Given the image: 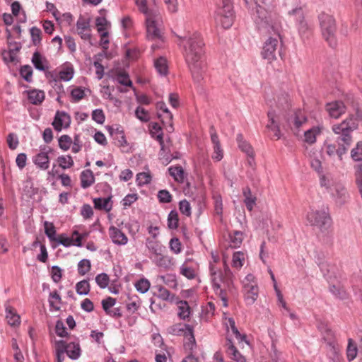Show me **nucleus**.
<instances>
[{
  "instance_id": "obj_1",
  "label": "nucleus",
  "mask_w": 362,
  "mask_h": 362,
  "mask_svg": "<svg viewBox=\"0 0 362 362\" xmlns=\"http://www.w3.org/2000/svg\"><path fill=\"white\" fill-rule=\"evenodd\" d=\"M179 39L192 78L195 82L200 83L204 79L206 69L203 39L198 33L180 36Z\"/></svg>"
},
{
  "instance_id": "obj_2",
  "label": "nucleus",
  "mask_w": 362,
  "mask_h": 362,
  "mask_svg": "<svg viewBox=\"0 0 362 362\" xmlns=\"http://www.w3.org/2000/svg\"><path fill=\"white\" fill-rule=\"evenodd\" d=\"M361 122H362V110L356 109L354 113H349V116L341 123L332 126V131L338 135L337 138L338 148H337L334 144L325 146L326 153L329 157L337 156L339 161L342 160L343 155L346 153L352 143L351 133L358 129Z\"/></svg>"
},
{
  "instance_id": "obj_3",
  "label": "nucleus",
  "mask_w": 362,
  "mask_h": 362,
  "mask_svg": "<svg viewBox=\"0 0 362 362\" xmlns=\"http://www.w3.org/2000/svg\"><path fill=\"white\" fill-rule=\"evenodd\" d=\"M211 277L215 293L221 299L223 305L227 307L228 293L233 288V274L226 262L223 271L211 267Z\"/></svg>"
},
{
  "instance_id": "obj_4",
  "label": "nucleus",
  "mask_w": 362,
  "mask_h": 362,
  "mask_svg": "<svg viewBox=\"0 0 362 362\" xmlns=\"http://www.w3.org/2000/svg\"><path fill=\"white\" fill-rule=\"evenodd\" d=\"M220 6L216 13L215 21L224 29L230 28L234 21V11L231 0H221Z\"/></svg>"
},
{
  "instance_id": "obj_5",
  "label": "nucleus",
  "mask_w": 362,
  "mask_h": 362,
  "mask_svg": "<svg viewBox=\"0 0 362 362\" xmlns=\"http://www.w3.org/2000/svg\"><path fill=\"white\" fill-rule=\"evenodd\" d=\"M319 20L323 37L330 47H334L337 45L334 18L332 16L323 13L320 15Z\"/></svg>"
},
{
  "instance_id": "obj_6",
  "label": "nucleus",
  "mask_w": 362,
  "mask_h": 362,
  "mask_svg": "<svg viewBox=\"0 0 362 362\" xmlns=\"http://www.w3.org/2000/svg\"><path fill=\"white\" fill-rule=\"evenodd\" d=\"M146 33L148 40H162V20L158 12L146 17Z\"/></svg>"
},
{
  "instance_id": "obj_7",
  "label": "nucleus",
  "mask_w": 362,
  "mask_h": 362,
  "mask_svg": "<svg viewBox=\"0 0 362 362\" xmlns=\"http://www.w3.org/2000/svg\"><path fill=\"white\" fill-rule=\"evenodd\" d=\"M310 225L317 227L321 231H327L331 226V218L325 210L311 211L307 216Z\"/></svg>"
},
{
  "instance_id": "obj_8",
  "label": "nucleus",
  "mask_w": 362,
  "mask_h": 362,
  "mask_svg": "<svg viewBox=\"0 0 362 362\" xmlns=\"http://www.w3.org/2000/svg\"><path fill=\"white\" fill-rule=\"evenodd\" d=\"M282 117L293 131L298 130V132L300 127L308 121L305 113L300 109L290 110Z\"/></svg>"
},
{
  "instance_id": "obj_9",
  "label": "nucleus",
  "mask_w": 362,
  "mask_h": 362,
  "mask_svg": "<svg viewBox=\"0 0 362 362\" xmlns=\"http://www.w3.org/2000/svg\"><path fill=\"white\" fill-rule=\"evenodd\" d=\"M279 35L276 34L274 37H269L264 42L262 51V55L264 59L269 62L276 59L278 55L281 54V45L279 42Z\"/></svg>"
},
{
  "instance_id": "obj_10",
  "label": "nucleus",
  "mask_w": 362,
  "mask_h": 362,
  "mask_svg": "<svg viewBox=\"0 0 362 362\" xmlns=\"http://www.w3.org/2000/svg\"><path fill=\"white\" fill-rule=\"evenodd\" d=\"M255 277L252 274H248L243 282L245 298L247 304H253L258 296V288L254 281Z\"/></svg>"
},
{
  "instance_id": "obj_11",
  "label": "nucleus",
  "mask_w": 362,
  "mask_h": 362,
  "mask_svg": "<svg viewBox=\"0 0 362 362\" xmlns=\"http://www.w3.org/2000/svg\"><path fill=\"white\" fill-rule=\"evenodd\" d=\"M282 117L281 113L277 112L276 109L272 108L267 112L268 123L266 128L269 130L274 132V136L277 139L281 136L280 130V117Z\"/></svg>"
},
{
  "instance_id": "obj_12",
  "label": "nucleus",
  "mask_w": 362,
  "mask_h": 362,
  "mask_svg": "<svg viewBox=\"0 0 362 362\" xmlns=\"http://www.w3.org/2000/svg\"><path fill=\"white\" fill-rule=\"evenodd\" d=\"M274 100L276 103V111L284 115L288 111L291 110V101L289 95L284 91H279L275 96Z\"/></svg>"
},
{
  "instance_id": "obj_13",
  "label": "nucleus",
  "mask_w": 362,
  "mask_h": 362,
  "mask_svg": "<svg viewBox=\"0 0 362 362\" xmlns=\"http://www.w3.org/2000/svg\"><path fill=\"white\" fill-rule=\"evenodd\" d=\"M326 111L328 112L330 117L338 119L346 112V107L344 102L336 100L327 104Z\"/></svg>"
},
{
  "instance_id": "obj_14",
  "label": "nucleus",
  "mask_w": 362,
  "mask_h": 362,
  "mask_svg": "<svg viewBox=\"0 0 362 362\" xmlns=\"http://www.w3.org/2000/svg\"><path fill=\"white\" fill-rule=\"evenodd\" d=\"M170 332L174 335H180L182 333L185 335L190 336V343L192 349V346L195 344V339L193 334L192 328L188 325L176 324L170 328Z\"/></svg>"
},
{
  "instance_id": "obj_15",
  "label": "nucleus",
  "mask_w": 362,
  "mask_h": 362,
  "mask_svg": "<svg viewBox=\"0 0 362 362\" xmlns=\"http://www.w3.org/2000/svg\"><path fill=\"white\" fill-rule=\"evenodd\" d=\"M70 120L69 115L64 112H57L52 122V125L55 130L59 132L62 130V127L66 128L69 126Z\"/></svg>"
},
{
  "instance_id": "obj_16",
  "label": "nucleus",
  "mask_w": 362,
  "mask_h": 362,
  "mask_svg": "<svg viewBox=\"0 0 362 362\" xmlns=\"http://www.w3.org/2000/svg\"><path fill=\"white\" fill-rule=\"evenodd\" d=\"M334 195L336 197V202L339 206L346 204L350 198V195L347 189L341 184H337L335 185Z\"/></svg>"
},
{
  "instance_id": "obj_17",
  "label": "nucleus",
  "mask_w": 362,
  "mask_h": 362,
  "mask_svg": "<svg viewBox=\"0 0 362 362\" xmlns=\"http://www.w3.org/2000/svg\"><path fill=\"white\" fill-rule=\"evenodd\" d=\"M156 107L158 109L161 110L163 113H165L166 115L164 118H163V116L160 114L158 115V118L160 119L163 124H168V131L171 132L173 130V115L172 113L168 110V107H166V105L164 102H158L156 104Z\"/></svg>"
},
{
  "instance_id": "obj_18",
  "label": "nucleus",
  "mask_w": 362,
  "mask_h": 362,
  "mask_svg": "<svg viewBox=\"0 0 362 362\" xmlns=\"http://www.w3.org/2000/svg\"><path fill=\"white\" fill-rule=\"evenodd\" d=\"M109 234L112 241L117 245H125L127 243V236L119 229L111 226L109 230Z\"/></svg>"
},
{
  "instance_id": "obj_19",
  "label": "nucleus",
  "mask_w": 362,
  "mask_h": 362,
  "mask_svg": "<svg viewBox=\"0 0 362 362\" xmlns=\"http://www.w3.org/2000/svg\"><path fill=\"white\" fill-rule=\"evenodd\" d=\"M243 194L245 197L244 203L248 211H252L256 204L257 198L252 195L250 187H246L243 189Z\"/></svg>"
},
{
  "instance_id": "obj_20",
  "label": "nucleus",
  "mask_w": 362,
  "mask_h": 362,
  "mask_svg": "<svg viewBox=\"0 0 362 362\" xmlns=\"http://www.w3.org/2000/svg\"><path fill=\"white\" fill-rule=\"evenodd\" d=\"M6 318L11 326L15 327L20 325V316L16 313L14 308L8 306L6 308Z\"/></svg>"
},
{
  "instance_id": "obj_21",
  "label": "nucleus",
  "mask_w": 362,
  "mask_h": 362,
  "mask_svg": "<svg viewBox=\"0 0 362 362\" xmlns=\"http://www.w3.org/2000/svg\"><path fill=\"white\" fill-rule=\"evenodd\" d=\"M33 162L39 168L42 170H46L49 168V157L47 153L40 152L37 154L33 158Z\"/></svg>"
},
{
  "instance_id": "obj_22",
  "label": "nucleus",
  "mask_w": 362,
  "mask_h": 362,
  "mask_svg": "<svg viewBox=\"0 0 362 362\" xmlns=\"http://www.w3.org/2000/svg\"><path fill=\"white\" fill-rule=\"evenodd\" d=\"M32 63L35 69L40 71H45L48 69V66L45 64V63H47V60L38 52L33 54Z\"/></svg>"
},
{
  "instance_id": "obj_23",
  "label": "nucleus",
  "mask_w": 362,
  "mask_h": 362,
  "mask_svg": "<svg viewBox=\"0 0 362 362\" xmlns=\"http://www.w3.org/2000/svg\"><path fill=\"white\" fill-rule=\"evenodd\" d=\"M237 142L239 148L247 156H252L254 151L252 146L244 139L243 136L241 134L237 135Z\"/></svg>"
},
{
  "instance_id": "obj_24",
  "label": "nucleus",
  "mask_w": 362,
  "mask_h": 362,
  "mask_svg": "<svg viewBox=\"0 0 362 362\" xmlns=\"http://www.w3.org/2000/svg\"><path fill=\"white\" fill-rule=\"evenodd\" d=\"M151 134L153 137H156L161 146V151H163L164 141L163 139V132L161 127L157 123H153L151 125Z\"/></svg>"
},
{
  "instance_id": "obj_25",
  "label": "nucleus",
  "mask_w": 362,
  "mask_h": 362,
  "mask_svg": "<svg viewBox=\"0 0 362 362\" xmlns=\"http://www.w3.org/2000/svg\"><path fill=\"white\" fill-rule=\"evenodd\" d=\"M111 197L102 199L95 198L93 199L94 206L97 209H104L106 211H110L112 209V204H110Z\"/></svg>"
},
{
  "instance_id": "obj_26",
  "label": "nucleus",
  "mask_w": 362,
  "mask_h": 362,
  "mask_svg": "<svg viewBox=\"0 0 362 362\" xmlns=\"http://www.w3.org/2000/svg\"><path fill=\"white\" fill-rule=\"evenodd\" d=\"M28 99L31 103L40 105L45 99V93L42 90H30L28 92Z\"/></svg>"
},
{
  "instance_id": "obj_27",
  "label": "nucleus",
  "mask_w": 362,
  "mask_h": 362,
  "mask_svg": "<svg viewBox=\"0 0 362 362\" xmlns=\"http://www.w3.org/2000/svg\"><path fill=\"white\" fill-rule=\"evenodd\" d=\"M81 187L87 188L94 182V176L90 170H86L81 175Z\"/></svg>"
},
{
  "instance_id": "obj_28",
  "label": "nucleus",
  "mask_w": 362,
  "mask_h": 362,
  "mask_svg": "<svg viewBox=\"0 0 362 362\" xmlns=\"http://www.w3.org/2000/svg\"><path fill=\"white\" fill-rule=\"evenodd\" d=\"M66 353L71 359H77L81 354V349L78 344L69 343L67 344Z\"/></svg>"
},
{
  "instance_id": "obj_29",
  "label": "nucleus",
  "mask_w": 362,
  "mask_h": 362,
  "mask_svg": "<svg viewBox=\"0 0 362 362\" xmlns=\"http://www.w3.org/2000/svg\"><path fill=\"white\" fill-rule=\"evenodd\" d=\"M227 345L228 346V352L232 356V359L237 362H245V357L237 350L230 340H228Z\"/></svg>"
},
{
  "instance_id": "obj_30",
  "label": "nucleus",
  "mask_w": 362,
  "mask_h": 362,
  "mask_svg": "<svg viewBox=\"0 0 362 362\" xmlns=\"http://www.w3.org/2000/svg\"><path fill=\"white\" fill-rule=\"evenodd\" d=\"M320 129L319 127L311 128L304 133V141L309 144H313L316 141V136L320 134Z\"/></svg>"
},
{
  "instance_id": "obj_31",
  "label": "nucleus",
  "mask_w": 362,
  "mask_h": 362,
  "mask_svg": "<svg viewBox=\"0 0 362 362\" xmlns=\"http://www.w3.org/2000/svg\"><path fill=\"white\" fill-rule=\"evenodd\" d=\"M320 185L322 187L325 188L327 190L331 189L333 185V179L330 173H322L319 175Z\"/></svg>"
},
{
  "instance_id": "obj_32",
  "label": "nucleus",
  "mask_w": 362,
  "mask_h": 362,
  "mask_svg": "<svg viewBox=\"0 0 362 362\" xmlns=\"http://www.w3.org/2000/svg\"><path fill=\"white\" fill-rule=\"evenodd\" d=\"M297 29L298 31V34L300 37L304 40L307 39L309 37V35L311 32L310 28L308 25L306 21H301L300 23L297 24Z\"/></svg>"
},
{
  "instance_id": "obj_33",
  "label": "nucleus",
  "mask_w": 362,
  "mask_h": 362,
  "mask_svg": "<svg viewBox=\"0 0 362 362\" xmlns=\"http://www.w3.org/2000/svg\"><path fill=\"white\" fill-rule=\"evenodd\" d=\"M170 175L177 181L182 182L184 180V170L181 166L170 167L168 169Z\"/></svg>"
},
{
  "instance_id": "obj_34",
  "label": "nucleus",
  "mask_w": 362,
  "mask_h": 362,
  "mask_svg": "<svg viewBox=\"0 0 362 362\" xmlns=\"http://www.w3.org/2000/svg\"><path fill=\"white\" fill-rule=\"evenodd\" d=\"M178 316L183 320L189 317L190 313V308L187 301H180L178 303Z\"/></svg>"
},
{
  "instance_id": "obj_35",
  "label": "nucleus",
  "mask_w": 362,
  "mask_h": 362,
  "mask_svg": "<svg viewBox=\"0 0 362 362\" xmlns=\"http://www.w3.org/2000/svg\"><path fill=\"white\" fill-rule=\"evenodd\" d=\"M291 16H293L296 21V25L300 23L301 21H305V12L302 7H297L291 10L288 12Z\"/></svg>"
},
{
  "instance_id": "obj_36",
  "label": "nucleus",
  "mask_w": 362,
  "mask_h": 362,
  "mask_svg": "<svg viewBox=\"0 0 362 362\" xmlns=\"http://www.w3.org/2000/svg\"><path fill=\"white\" fill-rule=\"evenodd\" d=\"M355 178L357 187L362 198V163L356 165L355 167Z\"/></svg>"
},
{
  "instance_id": "obj_37",
  "label": "nucleus",
  "mask_w": 362,
  "mask_h": 362,
  "mask_svg": "<svg viewBox=\"0 0 362 362\" xmlns=\"http://www.w3.org/2000/svg\"><path fill=\"white\" fill-rule=\"evenodd\" d=\"M45 227V233L47 236L49 238L50 241L54 242L57 237L56 235V230L52 223H49L48 221H45L44 223Z\"/></svg>"
},
{
  "instance_id": "obj_38",
  "label": "nucleus",
  "mask_w": 362,
  "mask_h": 362,
  "mask_svg": "<svg viewBox=\"0 0 362 362\" xmlns=\"http://www.w3.org/2000/svg\"><path fill=\"white\" fill-rule=\"evenodd\" d=\"M319 328L321 332L324 334L323 339L325 341H327L329 345H332V339L334 338L333 332L326 325L324 324H322Z\"/></svg>"
},
{
  "instance_id": "obj_39",
  "label": "nucleus",
  "mask_w": 362,
  "mask_h": 362,
  "mask_svg": "<svg viewBox=\"0 0 362 362\" xmlns=\"http://www.w3.org/2000/svg\"><path fill=\"white\" fill-rule=\"evenodd\" d=\"M155 67L158 72L162 75H165L168 72V66L166 59L163 57H160L156 60Z\"/></svg>"
},
{
  "instance_id": "obj_40",
  "label": "nucleus",
  "mask_w": 362,
  "mask_h": 362,
  "mask_svg": "<svg viewBox=\"0 0 362 362\" xmlns=\"http://www.w3.org/2000/svg\"><path fill=\"white\" fill-rule=\"evenodd\" d=\"M76 290L79 295H87L90 291V284L87 280H82L76 284Z\"/></svg>"
},
{
  "instance_id": "obj_41",
  "label": "nucleus",
  "mask_w": 362,
  "mask_h": 362,
  "mask_svg": "<svg viewBox=\"0 0 362 362\" xmlns=\"http://www.w3.org/2000/svg\"><path fill=\"white\" fill-rule=\"evenodd\" d=\"M150 282L146 279H141L135 284L136 290L141 293H146L150 288Z\"/></svg>"
},
{
  "instance_id": "obj_42",
  "label": "nucleus",
  "mask_w": 362,
  "mask_h": 362,
  "mask_svg": "<svg viewBox=\"0 0 362 362\" xmlns=\"http://www.w3.org/2000/svg\"><path fill=\"white\" fill-rule=\"evenodd\" d=\"M229 325L232 329L233 333L235 335V337L237 339H238L240 341H245L246 344H248L247 341L246 340V335L245 334H241L237 327H235V321L233 318L228 319Z\"/></svg>"
},
{
  "instance_id": "obj_43",
  "label": "nucleus",
  "mask_w": 362,
  "mask_h": 362,
  "mask_svg": "<svg viewBox=\"0 0 362 362\" xmlns=\"http://www.w3.org/2000/svg\"><path fill=\"white\" fill-rule=\"evenodd\" d=\"M351 156L355 161H362V141L358 142L351 150Z\"/></svg>"
},
{
  "instance_id": "obj_44",
  "label": "nucleus",
  "mask_w": 362,
  "mask_h": 362,
  "mask_svg": "<svg viewBox=\"0 0 362 362\" xmlns=\"http://www.w3.org/2000/svg\"><path fill=\"white\" fill-rule=\"evenodd\" d=\"M178 214L175 211H171L168 218V225L170 229H175L178 226Z\"/></svg>"
},
{
  "instance_id": "obj_45",
  "label": "nucleus",
  "mask_w": 362,
  "mask_h": 362,
  "mask_svg": "<svg viewBox=\"0 0 362 362\" xmlns=\"http://www.w3.org/2000/svg\"><path fill=\"white\" fill-rule=\"evenodd\" d=\"M91 267L90 262L88 259H83L78 264V271L81 275H85Z\"/></svg>"
},
{
  "instance_id": "obj_46",
  "label": "nucleus",
  "mask_w": 362,
  "mask_h": 362,
  "mask_svg": "<svg viewBox=\"0 0 362 362\" xmlns=\"http://www.w3.org/2000/svg\"><path fill=\"white\" fill-rule=\"evenodd\" d=\"M329 291L332 293L340 299H346L347 298V293L346 291L340 286L332 285L329 286Z\"/></svg>"
},
{
  "instance_id": "obj_47",
  "label": "nucleus",
  "mask_w": 362,
  "mask_h": 362,
  "mask_svg": "<svg viewBox=\"0 0 362 362\" xmlns=\"http://www.w3.org/2000/svg\"><path fill=\"white\" fill-rule=\"evenodd\" d=\"M357 355V347L351 339H349L347 346V358L349 361H352Z\"/></svg>"
},
{
  "instance_id": "obj_48",
  "label": "nucleus",
  "mask_w": 362,
  "mask_h": 362,
  "mask_svg": "<svg viewBox=\"0 0 362 362\" xmlns=\"http://www.w3.org/2000/svg\"><path fill=\"white\" fill-rule=\"evenodd\" d=\"M95 281L101 288H105L108 286L110 279L107 274L101 273L96 276Z\"/></svg>"
},
{
  "instance_id": "obj_49",
  "label": "nucleus",
  "mask_w": 362,
  "mask_h": 362,
  "mask_svg": "<svg viewBox=\"0 0 362 362\" xmlns=\"http://www.w3.org/2000/svg\"><path fill=\"white\" fill-rule=\"evenodd\" d=\"M146 245L148 248V250L152 252L153 254L157 255H160L163 252V248L162 246H160L158 243L153 241V240H148Z\"/></svg>"
},
{
  "instance_id": "obj_50",
  "label": "nucleus",
  "mask_w": 362,
  "mask_h": 362,
  "mask_svg": "<svg viewBox=\"0 0 362 362\" xmlns=\"http://www.w3.org/2000/svg\"><path fill=\"white\" fill-rule=\"evenodd\" d=\"M41 34L42 32L40 28L37 27H33L30 29V35L32 41L34 45H38L41 42Z\"/></svg>"
},
{
  "instance_id": "obj_51",
  "label": "nucleus",
  "mask_w": 362,
  "mask_h": 362,
  "mask_svg": "<svg viewBox=\"0 0 362 362\" xmlns=\"http://www.w3.org/2000/svg\"><path fill=\"white\" fill-rule=\"evenodd\" d=\"M71 144L72 139L68 135H62L59 139V146L64 151L68 150L70 148Z\"/></svg>"
},
{
  "instance_id": "obj_52",
  "label": "nucleus",
  "mask_w": 362,
  "mask_h": 362,
  "mask_svg": "<svg viewBox=\"0 0 362 362\" xmlns=\"http://www.w3.org/2000/svg\"><path fill=\"white\" fill-rule=\"evenodd\" d=\"M136 117L141 122H146L150 120L148 112L145 109L138 107L135 110Z\"/></svg>"
},
{
  "instance_id": "obj_53",
  "label": "nucleus",
  "mask_w": 362,
  "mask_h": 362,
  "mask_svg": "<svg viewBox=\"0 0 362 362\" xmlns=\"http://www.w3.org/2000/svg\"><path fill=\"white\" fill-rule=\"evenodd\" d=\"M158 296L164 300L170 301H173L175 297L167 288L161 286L158 287Z\"/></svg>"
},
{
  "instance_id": "obj_54",
  "label": "nucleus",
  "mask_w": 362,
  "mask_h": 362,
  "mask_svg": "<svg viewBox=\"0 0 362 362\" xmlns=\"http://www.w3.org/2000/svg\"><path fill=\"white\" fill-rule=\"evenodd\" d=\"M20 74L21 76L28 82L31 81L32 80V74L33 69L32 67L29 65L23 66L21 68Z\"/></svg>"
},
{
  "instance_id": "obj_55",
  "label": "nucleus",
  "mask_w": 362,
  "mask_h": 362,
  "mask_svg": "<svg viewBox=\"0 0 362 362\" xmlns=\"http://www.w3.org/2000/svg\"><path fill=\"white\" fill-rule=\"evenodd\" d=\"M136 4L139 7L141 12L145 14L146 17L148 15L157 13V11L148 10L146 6V0H136Z\"/></svg>"
},
{
  "instance_id": "obj_56",
  "label": "nucleus",
  "mask_w": 362,
  "mask_h": 362,
  "mask_svg": "<svg viewBox=\"0 0 362 362\" xmlns=\"http://www.w3.org/2000/svg\"><path fill=\"white\" fill-rule=\"evenodd\" d=\"M59 166L64 169L71 167L74 165V161L71 156H59L58 158Z\"/></svg>"
},
{
  "instance_id": "obj_57",
  "label": "nucleus",
  "mask_w": 362,
  "mask_h": 362,
  "mask_svg": "<svg viewBox=\"0 0 362 362\" xmlns=\"http://www.w3.org/2000/svg\"><path fill=\"white\" fill-rule=\"evenodd\" d=\"M117 81L122 85L132 86V82L129 79V75L125 72H119L117 75Z\"/></svg>"
},
{
  "instance_id": "obj_58",
  "label": "nucleus",
  "mask_w": 362,
  "mask_h": 362,
  "mask_svg": "<svg viewBox=\"0 0 362 362\" xmlns=\"http://www.w3.org/2000/svg\"><path fill=\"white\" fill-rule=\"evenodd\" d=\"M230 236L231 246L233 247H238L243 241V233L239 231H235Z\"/></svg>"
},
{
  "instance_id": "obj_59",
  "label": "nucleus",
  "mask_w": 362,
  "mask_h": 362,
  "mask_svg": "<svg viewBox=\"0 0 362 362\" xmlns=\"http://www.w3.org/2000/svg\"><path fill=\"white\" fill-rule=\"evenodd\" d=\"M76 28L81 30H90V20L80 16L76 23Z\"/></svg>"
},
{
  "instance_id": "obj_60",
  "label": "nucleus",
  "mask_w": 362,
  "mask_h": 362,
  "mask_svg": "<svg viewBox=\"0 0 362 362\" xmlns=\"http://www.w3.org/2000/svg\"><path fill=\"white\" fill-rule=\"evenodd\" d=\"M158 198L162 203H170L172 201V195L165 189L160 190L158 192Z\"/></svg>"
},
{
  "instance_id": "obj_61",
  "label": "nucleus",
  "mask_w": 362,
  "mask_h": 362,
  "mask_svg": "<svg viewBox=\"0 0 362 362\" xmlns=\"http://www.w3.org/2000/svg\"><path fill=\"white\" fill-rule=\"evenodd\" d=\"M179 209L182 214L189 216L191 215V206L187 200H182L179 203Z\"/></svg>"
},
{
  "instance_id": "obj_62",
  "label": "nucleus",
  "mask_w": 362,
  "mask_h": 362,
  "mask_svg": "<svg viewBox=\"0 0 362 362\" xmlns=\"http://www.w3.org/2000/svg\"><path fill=\"white\" fill-rule=\"evenodd\" d=\"M54 242H57V243H59L65 247H68L72 245L73 237L69 238L66 237L64 234H61L56 238Z\"/></svg>"
},
{
  "instance_id": "obj_63",
  "label": "nucleus",
  "mask_w": 362,
  "mask_h": 362,
  "mask_svg": "<svg viewBox=\"0 0 362 362\" xmlns=\"http://www.w3.org/2000/svg\"><path fill=\"white\" fill-rule=\"evenodd\" d=\"M56 334L61 337H64L68 335V332L66 331V327L62 321L58 320L55 326Z\"/></svg>"
},
{
  "instance_id": "obj_64",
  "label": "nucleus",
  "mask_w": 362,
  "mask_h": 362,
  "mask_svg": "<svg viewBox=\"0 0 362 362\" xmlns=\"http://www.w3.org/2000/svg\"><path fill=\"white\" fill-rule=\"evenodd\" d=\"M151 177L149 173H140L136 175V181L139 185L148 184L150 182Z\"/></svg>"
}]
</instances>
